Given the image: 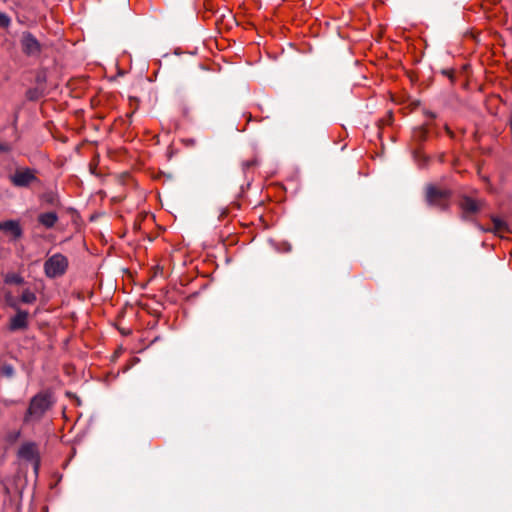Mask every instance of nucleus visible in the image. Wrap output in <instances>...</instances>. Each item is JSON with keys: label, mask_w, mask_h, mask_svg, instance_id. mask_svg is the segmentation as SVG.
Instances as JSON below:
<instances>
[{"label": "nucleus", "mask_w": 512, "mask_h": 512, "mask_svg": "<svg viewBox=\"0 0 512 512\" xmlns=\"http://www.w3.org/2000/svg\"><path fill=\"white\" fill-rule=\"evenodd\" d=\"M52 404L53 402L49 393H37L29 402L27 411L23 416V423L29 425L39 422Z\"/></svg>", "instance_id": "nucleus-1"}, {"label": "nucleus", "mask_w": 512, "mask_h": 512, "mask_svg": "<svg viewBox=\"0 0 512 512\" xmlns=\"http://www.w3.org/2000/svg\"><path fill=\"white\" fill-rule=\"evenodd\" d=\"M9 180L15 187L20 188H28L39 183L37 171L28 167L16 168L14 173L9 176Z\"/></svg>", "instance_id": "nucleus-2"}, {"label": "nucleus", "mask_w": 512, "mask_h": 512, "mask_svg": "<svg viewBox=\"0 0 512 512\" xmlns=\"http://www.w3.org/2000/svg\"><path fill=\"white\" fill-rule=\"evenodd\" d=\"M67 268L68 259L60 253L50 256L44 263L45 275L49 278L62 276Z\"/></svg>", "instance_id": "nucleus-3"}, {"label": "nucleus", "mask_w": 512, "mask_h": 512, "mask_svg": "<svg viewBox=\"0 0 512 512\" xmlns=\"http://www.w3.org/2000/svg\"><path fill=\"white\" fill-rule=\"evenodd\" d=\"M19 458L29 461L34 466L35 473L38 472L40 465V457L38 452L37 444L34 442H25L23 443L18 451Z\"/></svg>", "instance_id": "nucleus-4"}, {"label": "nucleus", "mask_w": 512, "mask_h": 512, "mask_svg": "<svg viewBox=\"0 0 512 512\" xmlns=\"http://www.w3.org/2000/svg\"><path fill=\"white\" fill-rule=\"evenodd\" d=\"M449 197L450 194L447 190H440L435 187H430L427 190L428 203L442 210L448 207Z\"/></svg>", "instance_id": "nucleus-5"}, {"label": "nucleus", "mask_w": 512, "mask_h": 512, "mask_svg": "<svg viewBox=\"0 0 512 512\" xmlns=\"http://www.w3.org/2000/svg\"><path fill=\"white\" fill-rule=\"evenodd\" d=\"M14 311L15 314L9 319L8 330L11 332L26 330L29 327V312L21 308Z\"/></svg>", "instance_id": "nucleus-6"}, {"label": "nucleus", "mask_w": 512, "mask_h": 512, "mask_svg": "<svg viewBox=\"0 0 512 512\" xmlns=\"http://www.w3.org/2000/svg\"><path fill=\"white\" fill-rule=\"evenodd\" d=\"M20 43L23 52L28 56H36L41 51L39 41L30 32H24L22 34Z\"/></svg>", "instance_id": "nucleus-7"}, {"label": "nucleus", "mask_w": 512, "mask_h": 512, "mask_svg": "<svg viewBox=\"0 0 512 512\" xmlns=\"http://www.w3.org/2000/svg\"><path fill=\"white\" fill-rule=\"evenodd\" d=\"M483 202L480 200H475L471 197L465 196L460 200V208L462 210L463 217L465 219L469 218L471 215L480 211L483 206Z\"/></svg>", "instance_id": "nucleus-8"}, {"label": "nucleus", "mask_w": 512, "mask_h": 512, "mask_svg": "<svg viewBox=\"0 0 512 512\" xmlns=\"http://www.w3.org/2000/svg\"><path fill=\"white\" fill-rule=\"evenodd\" d=\"M1 231H5L11 234L15 239L20 238L22 235V229L17 220H7L1 222Z\"/></svg>", "instance_id": "nucleus-9"}, {"label": "nucleus", "mask_w": 512, "mask_h": 512, "mask_svg": "<svg viewBox=\"0 0 512 512\" xmlns=\"http://www.w3.org/2000/svg\"><path fill=\"white\" fill-rule=\"evenodd\" d=\"M57 221H58V215L56 212H53V211L41 213L38 216L39 224H41L43 227H45L47 229L53 228L55 226V224L57 223Z\"/></svg>", "instance_id": "nucleus-10"}, {"label": "nucleus", "mask_w": 512, "mask_h": 512, "mask_svg": "<svg viewBox=\"0 0 512 512\" xmlns=\"http://www.w3.org/2000/svg\"><path fill=\"white\" fill-rule=\"evenodd\" d=\"M493 227L487 229V231L493 232L494 234L502 236L503 233L508 232V224L497 216L491 217Z\"/></svg>", "instance_id": "nucleus-11"}, {"label": "nucleus", "mask_w": 512, "mask_h": 512, "mask_svg": "<svg viewBox=\"0 0 512 512\" xmlns=\"http://www.w3.org/2000/svg\"><path fill=\"white\" fill-rule=\"evenodd\" d=\"M37 300L36 293L29 288L24 289L19 297V305L22 304H34Z\"/></svg>", "instance_id": "nucleus-12"}, {"label": "nucleus", "mask_w": 512, "mask_h": 512, "mask_svg": "<svg viewBox=\"0 0 512 512\" xmlns=\"http://www.w3.org/2000/svg\"><path fill=\"white\" fill-rule=\"evenodd\" d=\"M4 282L6 284L21 285L24 283V278L17 273H7L4 277Z\"/></svg>", "instance_id": "nucleus-13"}, {"label": "nucleus", "mask_w": 512, "mask_h": 512, "mask_svg": "<svg viewBox=\"0 0 512 512\" xmlns=\"http://www.w3.org/2000/svg\"><path fill=\"white\" fill-rule=\"evenodd\" d=\"M4 298L6 304L13 310H18L20 308L19 298L14 297L10 292L5 293Z\"/></svg>", "instance_id": "nucleus-14"}, {"label": "nucleus", "mask_w": 512, "mask_h": 512, "mask_svg": "<svg viewBox=\"0 0 512 512\" xmlns=\"http://www.w3.org/2000/svg\"><path fill=\"white\" fill-rule=\"evenodd\" d=\"M14 368L12 365L10 364H4L1 369H0V373L5 376V377H8V378H11L14 376Z\"/></svg>", "instance_id": "nucleus-15"}, {"label": "nucleus", "mask_w": 512, "mask_h": 512, "mask_svg": "<svg viewBox=\"0 0 512 512\" xmlns=\"http://www.w3.org/2000/svg\"><path fill=\"white\" fill-rule=\"evenodd\" d=\"M11 24L10 17L3 12H0V27L2 28H8Z\"/></svg>", "instance_id": "nucleus-16"}, {"label": "nucleus", "mask_w": 512, "mask_h": 512, "mask_svg": "<svg viewBox=\"0 0 512 512\" xmlns=\"http://www.w3.org/2000/svg\"><path fill=\"white\" fill-rule=\"evenodd\" d=\"M20 437V431H15L9 434L8 439L12 442L16 441Z\"/></svg>", "instance_id": "nucleus-17"}, {"label": "nucleus", "mask_w": 512, "mask_h": 512, "mask_svg": "<svg viewBox=\"0 0 512 512\" xmlns=\"http://www.w3.org/2000/svg\"><path fill=\"white\" fill-rule=\"evenodd\" d=\"M10 150V145L7 143H0V152H8Z\"/></svg>", "instance_id": "nucleus-18"}, {"label": "nucleus", "mask_w": 512, "mask_h": 512, "mask_svg": "<svg viewBox=\"0 0 512 512\" xmlns=\"http://www.w3.org/2000/svg\"><path fill=\"white\" fill-rule=\"evenodd\" d=\"M3 2H7L8 0H2Z\"/></svg>", "instance_id": "nucleus-19"}]
</instances>
